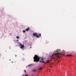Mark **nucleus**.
Returning <instances> with one entry per match:
<instances>
[{
	"instance_id": "nucleus-4",
	"label": "nucleus",
	"mask_w": 76,
	"mask_h": 76,
	"mask_svg": "<svg viewBox=\"0 0 76 76\" xmlns=\"http://www.w3.org/2000/svg\"><path fill=\"white\" fill-rule=\"evenodd\" d=\"M26 31H29V28L28 27V28L26 29Z\"/></svg>"
},
{
	"instance_id": "nucleus-3",
	"label": "nucleus",
	"mask_w": 76,
	"mask_h": 76,
	"mask_svg": "<svg viewBox=\"0 0 76 76\" xmlns=\"http://www.w3.org/2000/svg\"><path fill=\"white\" fill-rule=\"evenodd\" d=\"M33 35L34 37H36L37 38H39V37H41V34H39V35H38V34L36 33H34Z\"/></svg>"
},
{
	"instance_id": "nucleus-1",
	"label": "nucleus",
	"mask_w": 76,
	"mask_h": 76,
	"mask_svg": "<svg viewBox=\"0 0 76 76\" xmlns=\"http://www.w3.org/2000/svg\"><path fill=\"white\" fill-rule=\"evenodd\" d=\"M34 61L35 62H38L39 61V59H41V60H44L43 58L39 57L37 55H35V57H34Z\"/></svg>"
},
{
	"instance_id": "nucleus-13",
	"label": "nucleus",
	"mask_w": 76,
	"mask_h": 76,
	"mask_svg": "<svg viewBox=\"0 0 76 76\" xmlns=\"http://www.w3.org/2000/svg\"><path fill=\"white\" fill-rule=\"evenodd\" d=\"M31 65H32V64H29V65H28V67H30V66H31Z\"/></svg>"
},
{
	"instance_id": "nucleus-10",
	"label": "nucleus",
	"mask_w": 76,
	"mask_h": 76,
	"mask_svg": "<svg viewBox=\"0 0 76 76\" xmlns=\"http://www.w3.org/2000/svg\"><path fill=\"white\" fill-rule=\"evenodd\" d=\"M41 69H42V67H41L39 68L38 69V70H41Z\"/></svg>"
},
{
	"instance_id": "nucleus-16",
	"label": "nucleus",
	"mask_w": 76,
	"mask_h": 76,
	"mask_svg": "<svg viewBox=\"0 0 76 76\" xmlns=\"http://www.w3.org/2000/svg\"><path fill=\"white\" fill-rule=\"evenodd\" d=\"M19 45H21H21H22V44H21V43H20L19 44Z\"/></svg>"
},
{
	"instance_id": "nucleus-14",
	"label": "nucleus",
	"mask_w": 76,
	"mask_h": 76,
	"mask_svg": "<svg viewBox=\"0 0 76 76\" xmlns=\"http://www.w3.org/2000/svg\"><path fill=\"white\" fill-rule=\"evenodd\" d=\"M33 72H35V71H36V69H33Z\"/></svg>"
},
{
	"instance_id": "nucleus-6",
	"label": "nucleus",
	"mask_w": 76,
	"mask_h": 76,
	"mask_svg": "<svg viewBox=\"0 0 76 76\" xmlns=\"http://www.w3.org/2000/svg\"><path fill=\"white\" fill-rule=\"evenodd\" d=\"M40 63H45V64H46V63L44 61H40Z\"/></svg>"
},
{
	"instance_id": "nucleus-2",
	"label": "nucleus",
	"mask_w": 76,
	"mask_h": 76,
	"mask_svg": "<svg viewBox=\"0 0 76 76\" xmlns=\"http://www.w3.org/2000/svg\"><path fill=\"white\" fill-rule=\"evenodd\" d=\"M61 53H55V54L51 56V59H53V58H54L56 57H59L60 55H61Z\"/></svg>"
},
{
	"instance_id": "nucleus-5",
	"label": "nucleus",
	"mask_w": 76,
	"mask_h": 76,
	"mask_svg": "<svg viewBox=\"0 0 76 76\" xmlns=\"http://www.w3.org/2000/svg\"><path fill=\"white\" fill-rule=\"evenodd\" d=\"M24 45H21V46H20V48H24Z\"/></svg>"
},
{
	"instance_id": "nucleus-11",
	"label": "nucleus",
	"mask_w": 76,
	"mask_h": 76,
	"mask_svg": "<svg viewBox=\"0 0 76 76\" xmlns=\"http://www.w3.org/2000/svg\"><path fill=\"white\" fill-rule=\"evenodd\" d=\"M23 33H25V32H26V31L25 30H24L23 31Z\"/></svg>"
},
{
	"instance_id": "nucleus-18",
	"label": "nucleus",
	"mask_w": 76,
	"mask_h": 76,
	"mask_svg": "<svg viewBox=\"0 0 76 76\" xmlns=\"http://www.w3.org/2000/svg\"><path fill=\"white\" fill-rule=\"evenodd\" d=\"M16 57H17V56H16V55H15Z\"/></svg>"
},
{
	"instance_id": "nucleus-17",
	"label": "nucleus",
	"mask_w": 76,
	"mask_h": 76,
	"mask_svg": "<svg viewBox=\"0 0 76 76\" xmlns=\"http://www.w3.org/2000/svg\"><path fill=\"white\" fill-rule=\"evenodd\" d=\"M25 76H28V75H26Z\"/></svg>"
},
{
	"instance_id": "nucleus-8",
	"label": "nucleus",
	"mask_w": 76,
	"mask_h": 76,
	"mask_svg": "<svg viewBox=\"0 0 76 76\" xmlns=\"http://www.w3.org/2000/svg\"><path fill=\"white\" fill-rule=\"evenodd\" d=\"M16 38L17 39H19L20 38V37L18 36H16Z\"/></svg>"
},
{
	"instance_id": "nucleus-15",
	"label": "nucleus",
	"mask_w": 76,
	"mask_h": 76,
	"mask_svg": "<svg viewBox=\"0 0 76 76\" xmlns=\"http://www.w3.org/2000/svg\"><path fill=\"white\" fill-rule=\"evenodd\" d=\"M24 72H25V73H26V70H24Z\"/></svg>"
},
{
	"instance_id": "nucleus-9",
	"label": "nucleus",
	"mask_w": 76,
	"mask_h": 76,
	"mask_svg": "<svg viewBox=\"0 0 76 76\" xmlns=\"http://www.w3.org/2000/svg\"><path fill=\"white\" fill-rule=\"evenodd\" d=\"M54 51L56 52V53H57V52H58V53H59V50H55Z\"/></svg>"
},
{
	"instance_id": "nucleus-7",
	"label": "nucleus",
	"mask_w": 76,
	"mask_h": 76,
	"mask_svg": "<svg viewBox=\"0 0 76 76\" xmlns=\"http://www.w3.org/2000/svg\"><path fill=\"white\" fill-rule=\"evenodd\" d=\"M66 56H67V57H70V56H72V55L67 54Z\"/></svg>"
},
{
	"instance_id": "nucleus-12",
	"label": "nucleus",
	"mask_w": 76,
	"mask_h": 76,
	"mask_svg": "<svg viewBox=\"0 0 76 76\" xmlns=\"http://www.w3.org/2000/svg\"><path fill=\"white\" fill-rule=\"evenodd\" d=\"M49 62V61L48 60L47 61L45 62L46 63H48Z\"/></svg>"
}]
</instances>
